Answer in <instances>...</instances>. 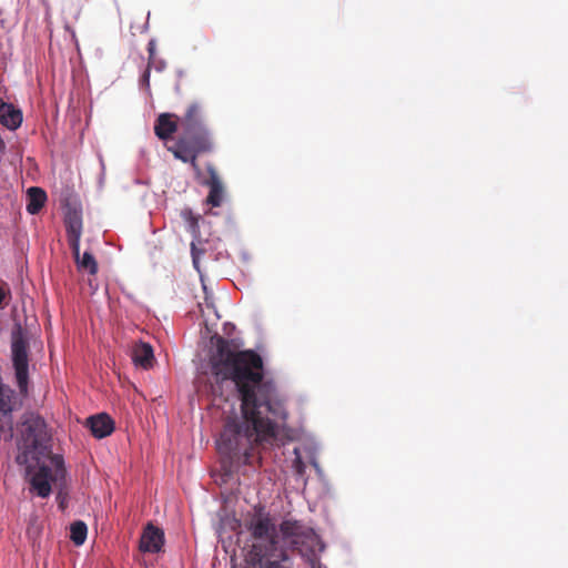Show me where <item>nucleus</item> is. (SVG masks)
<instances>
[{
  "label": "nucleus",
  "mask_w": 568,
  "mask_h": 568,
  "mask_svg": "<svg viewBox=\"0 0 568 568\" xmlns=\"http://www.w3.org/2000/svg\"><path fill=\"white\" fill-rule=\"evenodd\" d=\"M18 446L20 454L18 464H28L30 460L39 464L42 457L49 454L50 434L42 417L36 414H26L20 425Z\"/></svg>",
  "instance_id": "obj_4"
},
{
  "label": "nucleus",
  "mask_w": 568,
  "mask_h": 568,
  "mask_svg": "<svg viewBox=\"0 0 568 568\" xmlns=\"http://www.w3.org/2000/svg\"><path fill=\"white\" fill-rule=\"evenodd\" d=\"M206 171L209 176L201 182L210 189L206 203L213 207H219L223 203L224 186L215 166L212 163L206 164Z\"/></svg>",
  "instance_id": "obj_8"
},
{
  "label": "nucleus",
  "mask_w": 568,
  "mask_h": 568,
  "mask_svg": "<svg viewBox=\"0 0 568 568\" xmlns=\"http://www.w3.org/2000/svg\"><path fill=\"white\" fill-rule=\"evenodd\" d=\"M0 123L9 130L18 129L22 123L21 111L0 100Z\"/></svg>",
  "instance_id": "obj_14"
},
{
  "label": "nucleus",
  "mask_w": 568,
  "mask_h": 568,
  "mask_svg": "<svg viewBox=\"0 0 568 568\" xmlns=\"http://www.w3.org/2000/svg\"><path fill=\"white\" fill-rule=\"evenodd\" d=\"M210 355L213 394L232 381L241 400V417L226 419L216 442L217 450L230 460L251 464L252 452L272 444L288 417L286 402L273 381L264 376V363L253 349L237 346L217 334L211 337Z\"/></svg>",
  "instance_id": "obj_1"
},
{
  "label": "nucleus",
  "mask_w": 568,
  "mask_h": 568,
  "mask_svg": "<svg viewBox=\"0 0 568 568\" xmlns=\"http://www.w3.org/2000/svg\"><path fill=\"white\" fill-rule=\"evenodd\" d=\"M87 535H88V527L83 521L77 520L71 524L70 539L73 541L74 545H77V546L83 545L87 539Z\"/></svg>",
  "instance_id": "obj_18"
},
{
  "label": "nucleus",
  "mask_w": 568,
  "mask_h": 568,
  "mask_svg": "<svg viewBox=\"0 0 568 568\" xmlns=\"http://www.w3.org/2000/svg\"><path fill=\"white\" fill-rule=\"evenodd\" d=\"M180 125L179 116L173 113H161L154 124V133L160 140L170 139Z\"/></svg>",
  "instance_id": "obj_12"
},
{
  "label": "nucleus",
  "mask_w": 568,
  "mask_h": 568,
  "mask_svg": "<svg viewBox=\"0 0 568 568\" xmlns=\"http://www.w3.org/2000/svg\"><path fill=\"white\" fill-rule=\"evenodd\" d=\"M27 211L37 214L44 206L47 194L41 187L32 186L27 192Z\"/></svg>",
  "instance_id": "obj_16"
},
{
  "label": "nucleus",
  "mask_w": 568,
  "mask_h": 568,
  "mask_svg": "<svg viewBox=\"0 0 568 568\" xmlns=\"http://www.w3.org/2000/svg\"><path fill=\"white\" fill-rule=\"evenodd\" d=\"M6 298V291L2 285H0V308L3 307V301Z\"/></svg>",
  "instance_id": "obj_24"
},
{
  "label": "nucleus",
  "mask_w": 568,
  "mask_h": 568,
  "mask_svg": "<svg viewBox=\"0 0 568 568\" xmlns=\"http://www.w3.org/2000/svg\"><path fill=\"white\" fill-rule=\"evenodd\" d=\"M45 456L50 458L51 463L55 466L57 469L63 467V458L60 455H53L49 449V454Z\"/></svg>",
  "instance_id": "obj_22"
},
{
  "label": "nucleus",
  "mask_w": 568,
  "mask_h": 568,
  "mask_svg": "<svg viewBox=\"0 0 568 568\" xmlns=\"http://www.w3.org/2000/svg\"><path fill=\"white\" fill-rule=\"evenodd\" d=\"M166 68V62L162 58L153 57L152 59H148V65L146 69L151 71V69H154L156 72H162Z\"/></svg>",
  "instance_id": "obj_20"
},
{
  "label": "nucleus",
  "mask_w": 568,
  "mask_h": 568,
  "mask_svg": "<svg viewBox=\"0 0 568 568\" xmlns=\"http://www.w3.org/2000/svg\"><path fill=\"white\" fill-rule=\"evenodd\" d=\"M247 530L255 541L245 557L246 568H290V554L280 545L278 527L268 513L255 511Z\"/></svg>",
  "instance_id": "obj_2"
},
{
  "label": "nucleus",
  "mask_w": 568,
  "mask_h": 568,
  "mask_svg": "<svg viewBox=\"0 0 568 568\" xmlns=\"http://www.w3.org/2000/svg\"><path fill=\"white\" fill-rule=\"evenodd\" d=\"M65 229L69 246L73 255H78V245L82 235V219L77 212L69 213L65 217Z\"/></svg>",
  "instance_id": "obj_11"
},
{
  "label": "nucleus",
  "mask_w": 568,
  "mask_h": 568,
  "mask_svg": "<svg viewBox=\"0 0 568 568\" xmlns=\"http://www.w3.org/2000/svg\"><path fill=\"white\" fill-rule=\"evenodd\" d=\"M148 53H149V59H152L153 57H158L156 55V42L154 39H151L148 43Z\"/></svg>",
  "instance_id": "obj_23"
},
{
  "label": "nucleus",
  "mask_w": 568,
  "mask_h": 568,
  "mask_svg": "<svg viewBox=\"0 0 568 568\" xmlns=\"http://www.w3.org/2000/svg\"><path fill=\"white\" fill-rule=\"evenodd\" d=\"M11 351L19 390L27 394L29 383L28 341L20 326L12 332Z\"/></svg>",
  "instance_id": "obj_6"
},
{
  "label": "nucleus",
  "mask_w": 568,
  "mask_h": 568,
  "mask_svg": "<svg viewBox=\"0 0 568 568\" xmlns=\"http://www.w3.org/2000/svg\"><path fill=\"white\" fill-rule=\"evenodd\" d=\"M132 359L135 365L150 368L154 361L153 348L148 343H139L132 349Z\"/></svg>",
  "instance_id": "obj_15"
},
{
  "label": "nucleus",
  "mask_w": 568,
  "mask_h": 568,
  "mask_svg": "<svg viewBox=\"0 0 568 568\" xmlns=\"http://www.w3.org/2000/svg\"><path fill=\"white\" fill-rule=\"evenodd\" d=\"M88 426L92 435L97 438H104L114 430V422L104 413L89 417Z\"/></svg>",
  "instance_id": "obj_13"
},
{
  "label": "nucleus",
  "mask_w": 568,
  "mask_h": 568,
  "mask_svg": "<svg viewBox=\"0 0 568 568\" xmlns=\"http://www.w3.org/2000/svg\"><path fill=\"white\" fill-rule=\"evenodd\" d=\"M27 465L28 474L31 475L30 483L32 489L37 493L38 496L45 498L51 494V468L48 465H40L38 470L32 474L31 465Z\"/></svg>",
  "instance_id": "obj_9"
},
{
  "label": "nucleus",
  "mask_w": 568,
  "mask_h": 568,
  "mask_svg": "<svg viewBox=\"0 0 568 568\" xmlns=\"http://www.w3.org/2000/svg\"><path fill=\"white\" fill-rule=\"evenodd\" d=\"M164 544V532L162 529L149 523L143 529L140 539V550L143 552H159Z\"/></svg>",
  "instance_id": "obj_10"
},
{
  "label": "nucleus",
  "mask_w": 568,
  "mask_h": 568,
  "mask_svg": "<svg viewBox=\"0 0 568 568\" xmlns=\"http://www.w3.org/2000/svg\"><path fill=\"white\" fill-rule=\"evenodd\" d=\"M14 390L0 383V439L11 440L13 437Z\"/></svg>",
  "instance_id": "obj_7"
},
{
  "label": "nucleus",
  "mask_w": 568,
  "mask_h": 568,
  "mask_svg": "<svg viewBox=\"0 0 568 568\" xmlns=\"http://www.w3.org/2000/svg\"><path fill=\"white\" fill-rule=\"evenodd\" d=\"M181 216L184 220V222L187 223L189 230L192 233L199 232V215H195L191 209H184L181 212Z\"/></svg>",
  "instance_id": "obj_19"
},
{
  "label": "nucleus",
  "mask_w": 568,
  "mask_h": 568,
  "mask_svg": "<svg viewBox=\"0 0 568 568\" xmlns=\"http://www.w3.org/2000/svg\"><path fill=\"white\" fill-rule=\"evenodd\" d=\"M280 545L301 555L312 552L317 540L313 528L296 519H284L278 525Z\"/></svg>",
  "instance_id": "obj_5"
},
{
  "label": "nucleus",
  "mask_w": 568,
  "mask_h": 568,
  "mask_svg": "<svg viewBox=\"0 0 568 568\" xmlns=\"http://www.w3.org/2000/svg\"><path fill=\"white\" fill-rule=\"evenodd\" d=\"M75 263L80 270L88 271L91 275L98 273V263L92 253L85 251L80 256V244L78 245V255H73Z\"/></svg>",
  "instance_id": "obj_17"
},
{
  "label": "nucleus",
  "mask_w": 568,
  "mask_h": 568,
  "mask_svg": "<svg viewBox=\"0 0 568 568\" xmlns=\"http://www.w3.org/2000/svg\"><path fill=\"white\" fill-rule=\"evenodd\" d=\"M181 134L175 143L168 148L175 159L190 163L194 173L200 176L201 168L197 163L200 154L214 151V140L205 124L203 108L200 103H191L184 114L179 116Z\"/></svg>",
  "instance_id": "obj_3"
},
{
  "label": "nucleus",
  "mask_w": 568,
  "mask_h": 568,
  "mask_svg": "<svg viewBox=\"0 0 568 568\" xmlns=\"http://www.w3.org/2000/svg\"><path fill=\"white\" fill-rule=\"evenodd\" d=\"M150 73L151 71L145 68L140 79L141 87H143L148 92H150Z\"/></svg>",
  "instance_id": "obj_21"
}]
</instances>
